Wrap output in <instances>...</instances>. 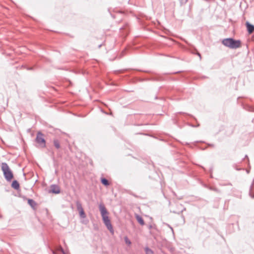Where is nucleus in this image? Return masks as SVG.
<instances>
[{
    "mask_svg": "<svg viewBox=\"0 0 254 254\" xmlns=\"http://www.w3.org/2000/svg\"><path fill=\"white\" fill-rule=\"evenodd\" d=\"M99 208L104 224L111 233H113V227L108 216V212L105 205L103 203H100L99 205Z\"/></svg>",
    "mask_w": 254,
    "mask_h": 254,
    "instance_id": "f257e3e1",
    "label": "nucleus"
},
{
    "mask_svg": "<svg viewBox=\"0 0 254 254\" xmlns=\"http://www.w3.org/2000/svg\"><path fill=\"white\" fill-rule=\"evenodd\" d=\"M1 169L3 172V176L5 180L10 182L13 178V174L10 169L8 165L5 162H2L1 164Z\"/></svg>",
    "mask_w": 254,
    "mask_h": 254,
    "instance_id": "7ed1b4c3",
    "label": "nucleus"
},
{
    "mask_svg": "<svg viewBox=\"0 0 254 254\" xmlns=\"http://www.w3.org/2000/svg\"><path fill=\"white\" fill-rule=\"evenodd\" d=\"M186 210V208H184L183 209V210H182L181 211V212L182 213L184 210Z\"/></svg>",
    "mask_w": 254,
    "mask_h": 254,
    "instance_id": "412c9836",
    "label": "nucleus"
},
{
    "mask_svg": "<svg viewBox=\"0 0 254 254\" xmlns=\"http://www.w3.org/2000/svg\"><path fill=\"white\" fill-rule=\"evenodd\" d=\"M170 228L171 229L172 231L173 232V228H172L171 227H170Z\"/></svg>",
    "mask_w": 254,
    "mask_h": 254,
    "instance_id": "b1692460",
    "label": "nucleus"
},
{
    "mask_svg": "<svg viewBox=\"0 0 254 254\" xmlns=\"http://www.w3.org/2000/svg\"><path fill=\"white\" fill-rule=\"evenodd\" d=\"M28 203L32 207V208H34L35 206H36V203L35 202V201L32 199H29L28 200Z\"/></svg>",
    "mask_w": 254,
    "mask_h": 254,
    "instance_id": "9b49d317",
    "label": "nucleus"
},
{
    "mask_svg": "<svg viewBox=\"0 0 254 254\" xmlns=\"http://www.w3.org/2000/svg\"><path fill=\"white\" fill-rule=\"evenodd\" d=\"M222 43L225 46L232 49H236L241 47V41L239 40H235L232 38L224 39L222 41Z\"/></svg>",
    "mask_w": 254,
    "mask_h": 254,
    "instance_id": "f03ea898",
    "label": "nucleus"
},
{
    "mask_svg": "<svg viewBox=\"0 0 254 254\" xmlns=\"http://www.w3.org/2000/svg\"><path fill=\"white\" fill-rule=\"evenodd\" d=\"M36 141L42 147H46V141L43 137V134L41 132H38L36 137Z\"/></svg>",
    "mask_w": 254,
    "mask_h": 254,
    "instance_id": "20e7f679",
    "label": "nucleus"
},
{
    "mask_svg": "<svg viewBox=\"0 0 254 254\" xmlns=\"http://www.w3.org/2000/svg\"><path fill=\"white\" fill-rule=\"evenodd\" d=\"M125 242L127 244L129 245L131 244V242L127 238V237H126L125 238Z\"/></svg>",
    "mask_w": 254,
    "mask_h": 254,
    "instance_id": "dca6fc26",
    "label": "nucleus"
},
{
    "mask_svg": "<svg viewBox=\"0 0 254 254\" xmlns=\"http://www.w3.org/2000/svg\"><path fill=\"white\" fill-rule=\"evenodd\" d=\"M210 189L212 190H215V191H217V189H216L211 188Z\"/></svg>",
    "mask_w": 254,
    "mask_h": 254,
    "instance_id": "f3484780",
    "label": "nucleus"
},
{
    "mask_svg": "<svg viewBox=\"0 0 254 254\" xmlns=\"http://www.w3.org/2000/svg\"><path fill=\"white\" fill-rule=\"evenodd\" d=\"M54 144L56 148L59 149L60 148V144L58 140L55 139L54 140Z\"/></svg>",
    "mask_w": 254,
    "mask_h": 254,
    "instance_id": "ddd939ff",
    "label": "nucleus"
},
{
    "mask_svg": "<svg viewBox=\"0 0 254 254\" xmlns=\"http://www.w3.org/2000/svg\"><path fill=\"white\" fill-rule=\"evenodd\" d=\"M246 25L248 33L249 34L253 33L254 31V25L250 23L248 21L246 22Z\"/></svg>",
    "mask_w": 254,
    "mask_h": 254,
    "instance_id": "423d86ee",
    "label": "nucleus"
},
{
    "mask_svg": "<svg viewBox=\"0 0 254 254\" xmlns=\"http://www.w3.org/2000/svg\"><path fill=\"white\" fill-rule=\"evenodd\" d=\"M51 192L55 194H59L60 193L61 190L59 187L56 185H52L50 187V191Z\"/></svg>",
    "mask_w": 254,
    "mask_h": 254,
    "instance_id": "39448f33",
    "label": "nucleus"
},
{
    "mask_svg": "<svg viewBox=\"0 0 254 254\" xmlns=\"http://www.w3.org/2000/svg\"><path fill=\"white\" fill-rule=\"evenodd\" d=\"M229 185H232L231 184L229 183L228 184Z\"/></svg>",
    "mask_w": 254,
    "mask_h": 254,
    "instance_id": "a878e982",
    "label": "nucleus"
},
{
    "mask_svg": "<svg viewBox=\"0 0 254 254\" xmlns=\"http://www.w3.org/2000/svg\"><path fill=\"white\" fill-rule=\"evenodd\" d=\"M101 182L102 184L105 186H108L109 185V181L106 178H102Z\"/></svg>",
    "mask_w": 254,
    "mask_h": 254,
    "instance_id": "f8f14e48",
    "label": "nucleus"
},
{
    "mask_svg": "<svg viewBox=\"0 0 254 254\" xmlns=\"http://www.w3.org/2000/svg\"><path fill=\"white\" fill-rule=\"evenodd\" d=\"M11 187L15 190H17L19 189V184L17 181L14 180L11 184Z\"/></svg>",
    "mask_w": 254,
    "mask_h": 254,
    "instance_id": "1a4fd4ad",
    "label": "nucleus"
},
{
    "mask_svg": "<svg viewBox=\"0 0 254 254\" xmlns=\"http://www.w3.org/2000/svg\"><path fill=\"white\" fill-rule=\"evenodd\" d=\"M149 228L150 229H151L152 228V226H151V225H150V226H149Z\"/></svg>",
    "mask_w": 254,
    "mask_h": 254,
    "instance_id": "4be33fe9",
    "label": "nucleus"
},
{
    "mask_svg": "<svg viewBox=\"0 0 254 254\" xmlns=\"http://www.w3.org/2000/svg\"><path fill=\"white\" fill-rule=\"evenodd\" d=\"M76 205L77 210L78 211H81V210H83V208H82V204L79 201L77 200L76 201Z\"/></svg>",
    "mask_w": 254,
    "mask_h": 254,
    "instance_id": "9d476101",
    "label": "nucleus"
},
{
    "mask_svg": "<svg viewBox=\"0 0 254 254\" xmlns=\"http://www.w3.org/2000/svg\"><path fill=\"white\" fill-rule=\"evenodd\" d=\"M252 197L254 198V195L251 196Z\"/></svg>",
    "mask_w": 254,
    "mask_h": 254,
    "instance_id": "393cba45",
    "label": "nucleus"
},
{
    "mask_svg": "<svg viewBox=\"0 0 254 254\" xmlns=\"http://www.w3.org/2000/svg\"><path fill=\"white\" fill-rule=\"evenodd\" d=\"M197 55L200 57V58H201L200 54L199 53H197Z\"/></svg>",
    "mask_w": 254,
    "mask_h": 254,
    "instance_id": "aec40b11",
    "label": "nucleus"
},
{
    "mask_svg": "<svg viewBox=\"0 0 254 254\" xmlns=\"http://www.w3.org/2000/svg\"><path fill=\"white\" fill-rule=\"evenodd\" d=\"M182 217L183 218L184 221H185V217L183 215L182 216Z\"/></svg>",
    "mask_w": 254,
    "mask_h": 254,
    "instance_id": "5701e85b",
    "label": "nucleus"
},
{
    "mask_svg": "<svg viewBox=\"0 0 254 254\" xmlns=\"http://www.w3.org/2000/svg\"><path fill=\"white\" fill-rule=\"evenodd\" d=\"M79 213L81 218H84L86 217V214L84 210H81V211H79Z\"/></svg>",
    "mask_w": 254,
    "mask_h": 254,
    "instance_id": "4468645a",
    "label": "nucleus"
},
{
    "mask_svg": "<svg viewBox=\"0 0 254 254\" xmlns=\"http://www.w3.org/2000/svg\"><path fill=\"white\" fill-rule=\"evenodd\" d=\"M212 168H211L210 170V173L211 174H212Z\"/></svg>",
    "mask_w": 254,
    "mask_h": 254,
    "instance_id": "a211bd4d",
    "label": "nucleus"
},
{
    "mask_svg": "<svg viewBox=\"0 0 254 254\" xmlns=\"http://www.w3.org/2000/svg\"><path fill=\"white\" fill-rule=\"evenodd\" d=\"M145 252L146 254H153V251L148 248H145Z\"/></svg>",
    "mask_w": 254,
    "mask_h": 254,
    "instance_id": "2eb2a0df",
    "label": "nucleus"
},
{
    "mask_svg": "<svg viewBox=\"0 0 254 254\" xmlns=\"http://www.w3.org/2000/svg\"><path fill=\"white\" fill-rule=\"evenodd\" d=\"M197 55L200 57V58H201L200 54L199 53H197Z\"/></svg>",
    "mask_w": 254,
    "mask_h": 254,
    "instance_id": "6ab92c4d",
    "label": "nucleus"
},
{
    "mask_svg": "<svg viewBox=\"0 0 254 254\" xmlns=\"http://www.w3.org/2000/svg\"><path fill=\"white\" fill-rule=\"evenodd\" d=\"M53 254H65L63 249L60 247L56 250L53 251Z\"/></svg>",
    "mask_w": 254,
    "mask_h": 254,
    "instance_id": "6e6552de",
    "label": "nucleus"
},
{
    "mask_svg": "<svg viewBox=\"0 0 254 254\" xmlns=\"http://www.w3.org/2000/svg\"><path fill=\"white\" fill-rule=\"evenodd\" d=\"M135 217L138 222L141 225H144V222L143 219V218L138 214H135Z\"/></svg>",
    "mask_w": 254,
    "mask_h": 254,
    "instance_id": "0eeeda50",
    "label": "nucleus"
}]
</instances>
